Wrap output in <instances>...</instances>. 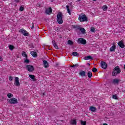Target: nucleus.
<instances>
[{
    "label": "nucleus",
    "mask_w": 125,
    "mask_h": 125,
    "mask_svg": "<svg viewBox=\"0 0 125 125\" xmlns=\"http://www.w3.org/2000/svg\"><path fill=\"white\" fill-rule=\"evenodd\" d=\"M121 72H122V70H121V69L120 68V66H116L115 68H113L112 75L113 76V77H115L117 75H119V74H121Z\"/></svg>",
    "instance_id": "obj_1"
},
{
    "label": "nucleus",
    "mask_w": 125,
    "mask_h": 125,
    "mask_svg": "<svg viewBox=\"0 0 125 125\" xmlns=\"http://www.w3.org/2000/svg\"><path fill=\"white\" fill-rule=\"evenodd\" d=\"M57 22L58 24L61 25L63 24V19H62V13L59 12L57 15Z\"/></svg>",
    "instance_id": "obj_3"
},
{
    "label": "nucleus",
    "mask_w": 125,
    "mask_h": 125,
    "mask_svg": "<svg viewBox=\"0 0 125 125\" xmlns=\"http://www.w3.org/2000/svg\"><path fill=\"white\" fill-rule=\"evenodd\" d=\"M91 32H95V28H93V27H91V30H90Z\"/></svg>",
    "instance_id": "obj_38"
},
{
    "label": "nucleus",
    "mask_w": 125,
    "mask_h": 125,
    "mask_svg": "<svg viewBox=\"0 0 125 125\" xmlns=\"http://www.w3.org/2000/svg\"><path fill=\"white\" fill-rule=\"evenodd\" d=\"M101 66L103 69H107V66H108L107 65V63L105 62H101Z\"/></svg>",
    "instance_id": "obj_9"
},
{
    "label": "nucleus",
    "mask_w": 125,
    "mask_h": 125,
    "mask_svg": "<svg viewBox=\"0 0 125 125\" xmlns=\"http://www.w3.org/2000/svg\"><path fill=\"white\" fill-rule=\"evenodd\" d=\"M69 5H66V9L67 10V12L69 15H71V10L69 8Z\"/></svg>",
    "instance_id": "obj_24"
},
{
    "label": "nucleus",
    "mask_w": 125,
    "mask_h": 125,
    "mask_svg": "<svg viewBox=\"0 0 125 125\" xmlns=\"http://www.w3.org/2000/svg\"><path fill=\"white\" fill-rule=\"evenodd\" d=\"M15 83L14 84L16 85V86H20V83H19V78L18 77H15Z\"/></svg>",
    "instance_id": "obj_8"
},
{
    "label": "nucleus",
    "mask_w": 125,
    "mask_h": 125,
    "mask_svg": "<svg viewBox=\"0 0 125 125\" xmlns=\"http://www.w3.org/2000/svg\"><path fill=\"white\" fill-rule=\"evenodd\" d=\"M81 125H86V122L83 121V120L81 121Z\"/></svg>",
    "instance_id": "obj_35"
},
{
    "label": "nucleus",
    "mask_w": 125,
    "mask_h": 125,
    "mask_svg": "<svg viewBox=\"0 0 125 125\" xmlns=\"http://www.w3.org/2000/svg\"><path fill=\"white\" fill-rule=\"evenodd\" d=\"M103 125H108V124H106V123H104V124Z\"/></svg>",
    "instance_id": "obj_44"
},
{
    "label": "nucleus",
    "mask_w": 125,
    "mask_h": 125,
    "mask_svg": "<svg viewBox=\"0 0 125 125\" xmlns=\"http://www.w3.org/2000/svg\"><path fill=\"white\" fill-rule=\"evenodd\" d=\"M79 75L81 77H86V75H85V71H81L79 73Z\"/></svg>",
    "instance_id": "obj_14"
},
{
    "label": "nucleus",
    "mask_w": 125,
    "mask_h": 125,
    "mask_svg": "<svg viewBox=\"0 0 125 125\" xmlns=\"http://www.w3.org/2000/svg\"><path fill=\"white\" fill-rule=\"evenodd\" d=\"M68 44H69L70 45H73L74 44V42L71 40H68L67 42Z\"/></svg>",
    "instance_id": "obj_28"
},
{
    "label": "nucleus",
    "mask_w": 125,
    "mask_h": 125,
    "mask_svg": "<svg viewBox=\"0 0 125 125\" xmlns=\"http://www.w3.org/2000/svg\"><path fill=\"white\" fill-rule=\"evenodd\" d=\"M102 9L104 11H106V10L108 9V6H107V5H104L102 7Z\"/></svg>",
    "instance_id": "obj_25"
},
{
    "label": "nucleus",
    "mask_w": 125,
    "mask_h": 125,
    "mask_svg": "<svg viewBox=\"0 0 125 125\" xmlns=\"http://www.w3.org/2000/svg\"><path fill=\"white\" fill-rule=\"evenodd\" d=\"M78 44H86V40L83 38H79L77 40Z\"/></svg>",
    "instance_id": "obj_4"
},
{
    "label": "nucleus",
    "mask_w": 125,
    "mask_h": 125,
    "mask_svg": "<svg viewBox=\"0 0 125 125\" xmlns=\"http://www.w3.org/2000/svg\"><path fill=\"white\" fill-rule=\"evenodd\" d=\"M9 102H10V104H17V103H18L17 99L15 98L10 99Z\"/></svg>",
    "instance_id": "obj_5"
},
{
    "label": "nucleus",
    "mask_w": 125,
    "mask_h": 125,
    "mask_svg": "<svg viewBox=\"0 0 125 125\" xmlns=\"http://www.w3.org/2000/svg\"><path fill=\"white\" fill-rule=\"evenodd\" d=\"M112 98H113V99H118V96L116 95H113L112 96Z\"/></svg>",
    "instance_id": "obj_37"
},
{
    "label": "nucleus",
    "mask_w": 125,
    "mask_h": 125,
    "mask_svg": "<svg viewBox=\"0 0 125 125\" xmlns=\"http://www.w3.org/2000/svg\"><path fill=\"white\" fill-rule=\"evenodd\" d=\"M22 56H23V57H25L26 59H28V55H27V54H26V52H23L21 53Z\"/></svg>",
    "instance_id": "obj_21"
},
{
    "label": "nucleus",
    "mask_w": 125,
    "mask_h": 125,
    "mask_svg": "<svg viewBox=\"0 0 125 125\" xmlns=\"http://www.w3.org/2000/svg\"><path fill=\"white\" fill-rule=\"evenodd\" d=\"M42 96H45V93H42Z\"/></svg>",
    "instance_id": "obj_43"
},
{
    "label": "nucleus",
    "mask_w": 125,
    "mask_h": 125,
    "mask_svg": "<svg viewBox=\"0 0 125 125\" xmlns=\"http://www.w3.org/2000/svg\"><path fill=\"white\" fill-rule=\"evenodd\" d=\"M78 30H80L82 34H85V29L83 27H80L79 28H78Z\"/></svg>",
    "instance_id": "obj_19"
},
{
    "label": "nucleus",
    "mask_w": 125,
    "mask_h": 125,
    "mask_svg": "<svg viewBox=\"0 0 125 125\" xmlns=\"http://www.w3.org/2000/svg\"><path fill=\"white\" fill-rule=\"evenodd\" d=\"M24 63H26V64H29V63H30V61L29 60V59H26L24 60Z\"/></svg>",
    "instance_id": "obj_31"
},
{
    "label": "nucleus",
    "mask_w": 125,
    "mask_h": 125,
    "mask_svg": "<svg viewBox=\"0 0 125 125\" xmlns=\"http://www.w3.org/2000/svg\"><path fill=\"white\" fill-rule=\"evenodd\" d=\"M29 78H30L31 79H32V80H33V81H36V77L35 76V75H29Z\"/></svg>",
    "instance_id": "obj_22"
},
{
    "label": "nucleus",
    "mask_w": 125,
    "mask_h": 125,
    "mask_svg": "<svg viewBox=\"0 0 125 125\" xmlns=\"http://www.w3.org/2000/svg\"><path fill=\"white\" fill-rule=\"evenodd\" d=\"M92 71L93 73H95V72H97L98 70L96 68L94 67L92 69Z\"/></svg>",
    "instance_id": "obj_32"
},
{
    "label": "nucleus",
    "mask_w": 125,
    "mask_h": 125,
    "mask_svg": "<svg viewBox=\"0 0 125 125\" xmlns=\"http://www.w3.org/2000/svg\"><path fill=\"white\" fill-rule=\"evenodd\" d=\"M90 111H92V112H95L96 111V108L94 106H91L90 107Z\"/></svg>",
    "instance_id": "obj_23"
},
{
    "label": "nucleus",
    "mask_w": 125,
    "mask_h": 125,
    "mask_svg": "<svg viewBox=\"0 0 125 125\" xmlns=\"http://www.w3.org/2000/svg\"><path fill=\"white\" fill-rule=\"evenodd\" d=\"M118 44L121 48H125V45L124 44V42H123V41H120L119 42H118Z\"/></svg>",
    "instance_id": "obj_13"
},
{
    "label": "nucleus",
    "mask_w": 125,
    "mask_h": 125,
    "mask_svg": "<svg viewBox=\"0 0 125 125\" xmlns=\"http://www.w3.org/2000/svg\"><path fill=\"white\" fill-rule=\"evenodd\" d=\"M20 32L24 37H28L29 36V33L24 29H21Z\"/></svg>",
    "instance_id": "obj_6"
},
{
    "label": "nucleus",
    "mask_w": 125,
    "mask_h": 125,
    "mask_svg": "<svg viewBox=\"0 0 125 125\" xmlns=\"http://www.w3.org/2000/svg\"><path fill=\"white\" fill-rule=\"evenodd\" d=\"M84 60H93V58L91 56H87L84 58Z\"/></svg>",
    "instance_id": "obj_16"
},
{
    "label": "nucleus",
    "mask_w": 125,
    "mask_h": 125,
    "mask_svg": "<svg viewBox=\"0 0 125 125\" xmlns=\"http://www.w3.org/2000/svg\"><path fill=\"white\" fill-rule=\"evenodd\" d=\"M70 124H71V125H77V121L75 120H71Z\"/></svg>",
    "instance_id": "obj_27"
},
{
    "label": "nucleus",
    "mask_w": 125,
    "mask_h": 125,
    "mask_svg": "<svg viewBox=\"0 0 125 125\" xmlns=\"http://www.w3.org/2000/svg\"><path fill=\"white\" fill-rule=\"evenodd\" d=\"M3 59L1 58V57H0V61H2Z\"/></svg>",
    "instance_id": "obj_42"
},
{
    "label": "nucleus",
    "mask_w": 125,
    "mask_h": 125,
    "mask_svg": "<svg viewBox=\"0 0 125 125\" xmlns=\"http://www.w3.org/2000/svg\"><path fill=\"white\" fill-rule=\"evenodd\" d=\"M43 65L44 68H48L49 67V64H48V62H47V61L45 60L43 61Z\"/></svg>",
    "instance_id": "obj_12"
},
{
    "label": "nucleus",
    "mask_w": 125,
    "mask_h": 125,
    "mask_svg": "<svg viewBox=\"0 0 125 125\" xmlns=\"http://www.w3.org/2000/svg\"><path fill=\"white\" fill-rule=\"evenodd\" d=\"M13 80V77L12 76H10L9 77V81H12Z\"/></svg>",
    "instance_id": "obj_40"
},
{
    "label": "nucleus",
    "mask_w": 125,
    "mask_h": 125,
    "mask_svg": "<svg viewBox=\"0 0 125 125\" xmlns=\"http://www.w3.org/2000/svg\"><path fill=\"white\" fill-rule=\"evenodd\" d=\"M78 20L80 22H87V17L86 15H83V14L79 15Z\"/></svg>",
    "instance_id": "obj_2"
},
{
    "label": "nucleus",
    "mask_w": 125,
    "mask_h": 125,
    "mask_svg": "<svg viewBox=\"0 0 125 125\" xmlns=\"http://www.w3.org/2000/svg\"><path fill=\"white\" fill-rule=\"evenodd\" d=\"M45 13L48 15L51 14V13H52V9L51 7H49L46 9L45 11Z\"/></svg>",
    "instance_id": "obj_10"
},
{
    "label": "nucleus",
    "mask_w": 125,
    "mask_h": 125,
    "mask_svg": "<svg viewBox=\"0 0 125 125\" xmlns=\"http://www.w3.org/2000/svg\"><path fill=\"white\" fill-rule=\"evenodd\" d=\"M30 54L33 56V57L36 58L38 57V54H37V52L31 51Z\"/></svg>",
    "instance_id": "obj_15"
},
{
    "label": "nucleus",
    "mask_w": 125,
    "mask_h": 125,
    "mask_svg": "<svg viewBox=\"0 0 125 125\" xmlns=\"http://www.w3.org/2000/svg\"><path fill=\"white\" fill-rule=\"evenodd\" d=\"M87 76H88V78H91V77H92V73H91V72L89 71L87 73Z\"/></svg>",
    "instance_id": "obj_26"
},
{
    "label": "nucleus",
    "mask_w": 125,
    "mask_h": 125,
    "mask_svg": "<svg viewBox=\"0 0 125 125\" xmlns=\"http://www.w3.org/2000/svg\"><path fill=\"white\" fill-rule=\"evenodd\" d=\"M52 43H53V45H54V47H55L56 49H58V45H57V44L56 42H55V41L53 40V41H52Z\"/></svg>",
    "instance_id": "obj_17"
},
{
    "label": "nucleus",
    "mask_w": 125,
    "mask_h": 125,
    "mask_svg": "<svg viewBox=\"0 0 125 125\" xmlns=\"http://www.w3.org/2000/svg\"><path fill=\"white\" fill-rule=\"evenodd\" d=\"M9 48L10 50H13V49H14V46L12 45H9Z\"/></svg>",
    "instance_id": "obj_29"
},
{
    "label": "nucleus",
    "mask_w": 125,
    "mask_h": 125,
    "mask_svg": "<svg viewBox=\"0 0 125 125\" xmlns=\"http://www.w3.org/2000/svg\"><path fill=\"white\" fill-rule=\"evenodd\" d=\"M116 48H117V47L116 46V45H113L109 49L110 51H111V52H113V51H115V49H116Z\"/></svg>",
    "instance_id": "obj_18"
},
{
    "label": "nucleus",
    "mask_w": 125,
    "mask_h": 125,
    "mask_svg": "<svg viewBox=\"0 0 125 125\" xmlns=\"http://www.w3.org/2000/svg\"><path fill=\"white\" fill-rule=\"evenodd\" d=\"M34 28H35V24H34V22H32V25L31 27V30H34Z\"/></svg>",
    "instance_id": "obj_39"
},
{
    "label": "nucleus",
    "mask_w": 125,
    "mask_h": 125,
    "mask_svg": "<svg viewBox=\"0 0 125 125\" xmlns=\"http://www.w3.org/2000/svg\"><path fill=\"white\" fill-rule=\"evenodd\" d=\"M78 1H81V0H77Z\"/></svg>",
    "instance_id": "obj_46"
},
{
    "label": "nucleus",
    "mask_w": 125,
    "mask_h": 125,
    "mask_svg": "<svg viewBox=\"0 0 125 125\" xmlns=\"http://www.w3.org/2000/svg\"><path fill=\"white\" fill-rule=\"evenodd\" d=\"M121 79H114L113 80L112 83L113 84H119L120 82H121Z\"/></svg>",
    "instance_id": "obj_11"
},
{
    "label": "nucleus",
    "mask_w": 125,
    "mask_h": 125,
    "mask_svg": "<svg viewBox=\"0 0 125 125\" xmlns=\"http://www.w3.org/2000/svg\"><path fill=\"white\" fill-rule=\"evenodd\" d=\"M72 55H73V56H77V57H79V56H80V54H79L77 52H72Z\"/></svg>",
    "instance_id": "obj_20"
},
{
    "label": "nucleus",
    "mask_w": 125,
    "mask_h": 125,
    "mask_svg": "<svg viewBox=\"0 0 125 125\" xmlns=\"http://www.w3.org/2000/svg\"><path fill=\"white\" fill-rule=\"evenodd\" d=\"M27 68L28 72H34L35 68L33 65H27Z\"/></svg>",
    "instance_id": "obj_7"
},
{
    "label": "nucleus",
    "mask_w": 125,
    "mask_h": 125,
    "mask_svg": "<svg viewBox=\"0 0 125 125\" xmlns=\"http://www.w3.org/2000/svg\"><path fill=\"white\" fill-rule=\"evenodd\" d=\"M7 96H8V98H11V97H12L13 96V95H12V94L9 93L7 95Z\"/></svg>",
    "instance_id": "obj_30"
},
{
    "label": "nucleus",
    "mask_w": 125,
    "mask_h": 125,
    "mask_svg": "<svg viewBox=\"0 0 125 125\" xmlns=\"http://www.w3.org/2000/svg\"><path fill=\"white\" fill-rule=\"evenodd\" d=\"M24 9H25V8H24V7L21 6L20 7L19 10H20V11H23V10H24Z\"/></svg>",
    "instance_id": "obj_36"
},
{
    "label": "nucleus",
    "mask_w": 125,
    "mask_h": 125,
    "mask_svg": "<svg viewBox=\"0 0 125 125\" xmlns=\"http://www.w3.org/2000/svg\"><path fill=\"white\" fill-rule=\"evenodd\" d=\"M87 65H88L89 66L90 65V64L89 63H87Z\"/></svg>",
    "instance_id": "obj_45"
},
{
    "label": "nucleus",
    "mask_w": 125,
    "mask_h": 125,
    "mask_svg": "<svg viewBox=\"0 0 125 125\" xmlns=\"http://www.w3.org/2000/svg\"><path fill=\"white\" fill-rule=\"evenodd\" d=\"M73 27L74 29H77V30H79V28H80L79 26L76 25H73Z\"/></svg>",
    "instance_id": "obj_34"
},
{
    "label": "nucleus",
    "mask_w": 125,
    "mask_h": 125,
    "mask_svg": "<svg viewBox=\"0 0 125 125\" xmlns=\"http://www.w3.org/2000/svg\"><path fill=\"white\" fill-rule=\"evenodd\" d=\"M20 0H15V2L17 3L20 2Z\"/></svg>",
    "instance_id": "obj_41"
},
{
    "label": "nucleus",
    "mask_w": 125,
    "mask_h": 125,
    "mask_svg": "<svg viewBox=\"0 0 125 125\" xmlns=\"http://www.w3.org/2000/svg\"><path fill=\"white\" fill-rule=\"evenodd\" d=\"M78 66H79V64H75V65L70 66V67H71V68H77V67H78Z\"/></svg>",
    "instance_id": "obj_33"
}]
</instances>
